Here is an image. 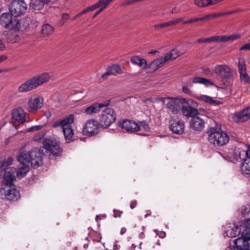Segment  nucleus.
<instances>
[{
	"label": "nucleus",
	"instance_id": "f257e3e1",
	"mask_svg": "<svg viewBox=\"0 0 250 250\" xmlns=\"http://www.w3.org/2000/svg\"><path fill=\"white\" fill-rule=\"evenodd\" d=\"M43 153V148H33L28 152H21L17 156V160L20 164H30L33 167H38L42 164Z\"/></svg>",
	"mask_w": 250,
	"mask_h": 250
},
{
	"label": "nucleus",
	"instance_id": "f03ea898",
	"mask_svg": "<svg viewBox=\"0 0 250 250\" xmlns=\"http://www.w3.org/2000/svg\"><path fill=\"white\" fill-rule=\"evenodd\" d=\"M208 141L214 146H222L229 140L228 134L221 130V127H210L207 132Z\"/></svg>",
	"mask_w": 250,
	"mask_h": 250
},
{
	"label": "nucleus",
	"instance_id": "7ed1b4c3",
	"mask_svg": "<svg viewBox=\"0 0 250 250\" xmlns=\"http://www.w3.org/2000/svg\"><path fill=\"white\" fill-rule=\"evenodd\" d=\"M192 104L194 106L197 105V103L191 99H186L182 98H173L167 97L165 105L169 112L173 114H177L181 111L183 104Z\"/></svg>",
	"mask_w": 250,
	"mask_h": 250
},
{
	"label": "nucleus",
	"instance_id": "20e7f679",
	"mask_svg": "<svg viewBox=\"0 0 250 250\" xmlns=\"http://www.w3.org/2000/svg\"><path fill=\"white\" fill-rule=\"evenodd\" d=\"M43 149L49 153V159H53L54 156H60L62 153V149L59 145L54 141L49 139H44L43 141Z\"/></svg>",
	"mask_w": 250,
	"mask_h": 250
},
{
	"label": "nucleus",
	"instance_id": "39448f33",
	"mask_svg": "<svg viewBox=\"0 0 250 250\" xmlns=\"http://www.w3.org/2000/svg\"><path fill=\"white\" fill-rule=\"evenodd\" d=\"M116 119L114 110L110 107L106 108L102 113L100 123L103 127L107 128L113 123Z\"/></svg>",
	"mask_w": 250,
	"mask_h": 250
},
{
	"label": "nucleus",
	"instance_id": "423d86ee",
	"mask_svg": "<svg viewBox=\"0 0 250 250\" xmlns=\"http://www.w3.org/2000/svg\"><path fill=\"white\" fill-rule=\"evenodd\" d=\"M99 129V125L97 121L95 120H89L85 123L82 132L84 135L92 136L98 133Z\"/></svg>",
	"mask_w": 250,
	"mask_h": 250
},
{
	"label": "nucleus",
	"instance_id": "0eeeda50",
	"mask_svg": "<svg viewBox=\"0 0 250 250\" xmlns=\"http://www.w3.org/2000/svg\"><path fill=\"white\" fill-rule=\"evenodd\" d=\"M119 127L126 132H135L140 130V127L136 122L130 120H124L118 123Z\"/></svg>",
	"mask_w": 250,
	"mask_h": 250
},
{
	"label": "nucleus",
	"instance_id": "6e6552de",
	"mask_svg": "<svg viewBox=\"0 0 250 250\" xmlns=\"http://www.w3.org/2000/svg\"><path fill=\"white\" fill-rule=\"evenodd\" d=\"M11 13H5L0 16V24L4 27L13 28L18 22L17 19Z\"/></svg>",
	"mask_w": 250,
	"mask_h": 250
},
{
	"label": "nucleus",
	"instance_id": "1a4fd4ad",
	"mask_svg": "<svg viewBox=\"0 0 250 250\" xmlns=\"http://www.w3.org/2000/svg\"><path fill=\"white\" fill-rule=\"evenodd\" d=\"M214 73L218 77L226 79L231 76V69L226 64H218L214 67Z\"/></svg>",
	"mask_w": 250,
	"mask_h": 250
},
{
	"label": "nucleus",
	"instance_id": "9d476101",
	"mask_svg": "<svg viewBox=\"0 0 250 250\" xmlns=\"http://www.w3.org/2000/svg\"><path fill=\"white\" fill-rule=\"evenodd\" d=\"M25 121V112L21 108L13 110L12 112V122L15 125L23 123Z\"/></svg>",
	"mask_w": 250,
	"mask_h": 250
},
{
	"label": "nucleus",
	"instance_id": "9b49d317",
	"mask_svg": "<svg viewBox=\"0 0 250 250\" xmlns=\"http://www.w3.org/2000/svg\"><path fill=\"white\" fill-rule=\"evenodd\" d=\"M15 171V168H7L6 169L0 170V176L3 175L4 180L6 185L11 186L13 181L16 180L14 175Z\"/></svg>",
	"mask_w": 250,
	"mask_h": 250
},
{
	"label": "nucleus",
	"instance_id": "f8f14e48",
	"mask_svg": "<svg viewBox=\"0 0 250 250\" xmlns=\"http://www.w3.org/2000/svg\"><path fill=\"white\" fill-rule=\"evenodd\" d=\"M198 105L196 106V107ZM192 104H188L187 105H182L181 111L183 116L187 118H192V119L196 115L199 114L198 111L195 108Z\"/></svg>",
	"mask_w": 250,
	"mask_h": 250
},
{
	"label": "nucleus",
	"instance_id": "ddd939ff",
	"mask_svg": "<svg viewBox=\"0 0 250 250\" xmlns=\"http://www.w3.org/2000/svg\"><path fill=\"white\" fill-rule=\"evenodd\" d=\"M74 116L71 114L62 120L54 122L52 124V126L54 128L60 126L62 129L64 128L71 127V124L74 122Z\"/></svg>",
	"mask_w": 250,
	"mask_h": 250
},
{
	"label": "nucleus",
	"instance_id": "4468645a",
	"mask_svg": "<svg viewBox=\"0 0 250 250\" xmlns=\"http://www.w3.org/2000/svg\"><path fill=\"white\" fill-rule=\"evenodd\" d=\"M170 124V129L177 134H181L184 132L185 125L183 121L182 120L171 121Z\"/></svg>",
	"mask_w": 250,
	"mask_h": 250
},
{
	"label": "nucleus",
	"instance_id": "2eb2a0df",
	"mask_svg": "<svg viewBox=\"0 0 250 250\" xmlns=\"http://www.w3.org/2000/svg\"><path fill=\"white\" fill-rule=\"evenodd\" d=\"M250 118V106L244 109L242 111L235 114L233 120L236 122H243Z\"/></svg>",
	"mask_w": 250,
	"mask_h": 250
},
{
	"label": "nucleus",
	"instance_id": "dca6fc26",
	"mask_svg": "<svg viewBox=\"0 0 250 250\" xmlns=\"http://www.w3.org/2000/svg\"><path fill=\"white\" fill-rule=\"evenodd\" d=\"M246 158L241 166V171L243 174L250 175V149L245 152Z\"/></svg>",
	"mask_w": 250,
	"mask_h": 250
},
{
	"label": "nucleus",
	"instance_id": "f3484780",
	"mask_svg": "<svg viewBox=\"0 0 250 250\" xmlns=\"http://www.w3.org/2000/svg\"><path fill=\"white\" fill-rule=\"evenodd\" d=\"M37 88L32 78L23 83L18 88V91L21 93L28 92Z\"/></svg>",
	"mask_w": 250,
	"mask_h": 250
},
{
	"label": "nucleus",
	"instance_id": "a211bd4d",
	"mask_svg": "<svg viewBox=\"0 0 250 250\" xmlns=\"http://www.w3.org/2000/svg\"><path fill=\"white\" fill-rule=\"evenodd\" d=\"M205 122L198 115L194 117L190 123V125L192 128L195 130L201 131L204 127Z\"/></svg>",
	"mask_w": 250,
	"mask_h": 250
},
{
	"label": "nucleus",
	"instance_id": "6ab92c4d",
	"mask_svg": "<svg viewBox=\"0 0 250 250\" xmlns=\"http://www.w3.org/2000/svg\"><path fill=\"white\" fill-rule=\"evenodd\" d=\"M234 244L236 248L239 250H250V244L248 240L244 237H240L234 240Z\"/></svg>",
	"mask_w": 250,
	"mask_h": 250
},
{
	"label": "nucleus",
	"instance_id": "aec40b11",
	"mask_svg": "<svg viewBox=\"0 0 250 250\" xmlns=\"http://www.w3.org/2000/svg\"><path fill=\"white\" fill-rule=\"evenodd\" d=\"M108 104L95 103L85 109L84 113L87 115H92L100 112L101 108L108 105Z\"/></svg>",
	"mask_w": 250,
	"mask_h": 250
},
{
	"label": "nucleus",
	"instance_id": "412c9836",
	"mask_svg": "<svg viewBox=\"0 0 250 250\" xmlns=\"http://www.w3.org/2000/svg\"><path fill=\"white\" fill-rule=\"evenodd\" d=\"M50 78L49 74L47 73H44L32 77L37 87L47 82Z\"/></svg>",
	"mask_w": 250,
	"mask_h": 250
},
{
	"label": "nucleus",
	"instance_id": "4be33fe9",
	"mask_svg": "<svg viewBox=\"0 0 250 250\" xmlns=\"http://www.w3.org/2000/svg\"><path fill=\"white\" fill-rule=\"evenodd\" d=\"M165 56L159 59H157L151 62L148 65L149 68L153 71H156L162 67L167 62Z\"/></svg>",
	"mask_w": 250,
	"mask_h": 250
},
{
	"label": "nucleus",
	"instance_id": "5701e85b",
	"mask_svg": "<svg viewBox=\"0 0 250 250\" xmlns=\"http://www.w3.org/2000/svg\"><path fill=\"white\" fill-rule=\"evenodd\" d=\"M43 104V100L41 97L30 99L29 100L28 105L32 110H37L42 107Z\"/></svg>",
	"mask_w": 250,
	"mask_h": 250
},
{
	"label": "nucleus",
	"instance_id": "b1692460",
	"mask_svg": "<svg viewBox=\"0 0 250 250\" xmlns=\"http://www.w3.org/2000/svg\"><path fill=\"white\" fill-rule=\"evenodd\" d=\"M5 198L10 201H16L20 198L19 191L15 188L8 189L5 191Z\"/></svg>",
	"mask_w": 250,
	"mask_h": 250
},
{
	"label": "nucleus",
	"instance_id": "393cba45",
	"mask_svg": "<svg viewBox=\"0 0 250 250\" xmlns=\"http://www.w3.org/2000/svg\"><path fill=\"white\" fill-rule=\"evenodd\" d=\"M241 151L239 148H235L232 152V154L228 155L227 157L224 156V158L229 162L235 163L241 159Z\"/></svg>",
	"mask_w": 250,
	"mask_h": 250
},
{
	"label": "nucleus",
	"instance_id": "a878e982",
	"mask_svg": "<svg viewBox=\"0 0 250 250\" xmlns=\"http://www.w3.org/2000/svg\"><path fill=\"white\" fill-rule=\"evenodd\" d=\"M51 0H32L31 5L35 10H39L42 9L45 4H47Z\"/></svg>",
	"mask_w": 250,
	"mask_h": 250
},
{
	"label": "nucleus",
	"instance_id": "bb28decb",
	"mask_svg": "<svg viewBox=\"0 0 250 250\" xmlns=\"http://www.w3.org/2000/svg\"><path fill=\"white\" fill-rule=\"evenodd\" d=\"M54 31V28L48 23L44 24L42 27L41 33L43 37L51 35Z\"/></svg>",
	"mask_w": 250,
	"mask_h": 250
},
{
	"label": "nucleus",
	"instance_id": "cd10ccee",
	"mask_svg": "<svg viewBox=\"0 0 250 250\" xmlns=\"http://www.w3.org/2000/svg\"><path fill=\"white\" fill-rule=\"evenodd\" d=\"M183 54H184V53H182L176 49H173L165 55V57L166 58V60L168 62L169 61L175 59Z\"/></svg>",
	"mask_w": 250,
	"mask_h": 250
},
{
	"label": "nucleus",
	"instance_id": "c85d7f7f",
	"mask_svg": "<svg viewBox=\"0 0 250 250\" xmlns=\"http://www.w3.org/2000/svg\"><path fill=\"white\" fill-rule=\"evenodd\" d=\"M131 62L134 64L145 68L147 65V62L145 59H141L138 56H133L131 59Z\"/></svg>",
	"mask_w": 250,
	"mask_h": 250
},
{
	"label": "nucleus",
	"instance_id": "c756f323",
	"mask_svg": "<svg viewBox=\"0 0 250 250\" xmlns=\"http://www.w3.org/2000/svg\"><path fill=\"white\" fill-rule=\"evenodd\" d=\"M241 229L239 227H234V228H229L225 233L226 235L230 237H234L238 236L241 232Z\"/></svg>",
	"mask_w": 250,
	"mask_h": 250
},
{
	"label": "nucleus",
	"instance_id": "7c9ffc66",
	"mask_svg": "<svg viewBox=\"0 0 250 250\" xmlns=\"http://www.w3.org/2000/svg\"><path fill=\"white\" fill-rule=\"evenodd\" d=\"M22 166L20 167L17 171V176L18 178H23L29 170V165L26 164H21Z\"/></svg>",
	"mask_w": 250,
	"mask_h": 250
},
{
	"label": "nucleus",
	"instance_id": "2f4dec72",
	"mask_svg": "<svg viewBox=\"0 0 250 250\" xmlns=\"http://www.w3.org/2000/svg\"><path fill=\"white\" fill-rule=\"evenodd\" d=\"M62 131L67 142L70 143L73 140L74 132L71 127L64 128Z\"/></svg>",
	"mask_w": 250,
	"mask_h": 250
},
{
	"label": "nucleus",
	"instance_id": "473e14b6",
	"mask_svg": "<svg viewBox=\"0 0 250 250\" xmlns=\"http://www.w3.org/2000/svg\"><path fill=\"white\" fill-rule=\"evenodd\" d=\"M221 37L219 36H213L208 38H200L197 40L198 43L221 42Z\"/></svg>",
	"mask_w": 250,
	"mask_h": 250
},
{
	"label": "nucleus",
	"instance_id": "72a5a7b5",
	"mask_svg": "<svg viewBox=\"0 0 250 250\" xmlns=\"http://www.w3.org/2000/svg\"><path fill=\"white\" fill-rule=\"evenodd\" d=\"M199 99L205 102L206 103L210 105H217L221 103L216 100L213 99L211 97L207 95H202L199 97Z\"/></svg>",
	"mask_w": 250,
	"mask_h": 250
},
{
	"label": "nucleus",
	"instance_id": "f704fd0d",
	"mask_svg": "<svg viewBox=\"0 0 250 250\" xmlns=\"http://www.w3.org/2000/svg\"><path fill=\"white\" fill-rule=\"evenodd\" d=\"M192 82L193 83H202L207 86H208L209 85H213V83L211 82L209 80L199 77H197L193 78Z\"/></svg>",
	"mask_w": 250,
	"mask_h": 250
},
{
	"label": "nucleus",
	"instance_id": "c9c22d12",
	"mask_svg": "<svg viewBox=\"0 0 250 250\" xmlns=\"http://www.w3.org/2000/svg\"><path fill=\"white\" fill-rule=\"evenodd\" d=\"M221 37V42H227L229 41H233L236 40H238L241 38V35L240 34H234L231 35L230 36H220Z\"/></svg>",
	"mask_w": 250,
	"mask_h": 250
},
{
	"label": "nucleus",
	"instance_id": "e433bc0d",
	"mask_svg": "<svg viewBox=\"0 0 250 250\" xmlns=\"http://www.w3.org/2000/svg\"><path fill=\"white\" fill-rule=\"evenodd\" d=\"M111 72H113V75H115L117 74H122L123 71L121 66L118 64H114L112 66H109Z\"/></svg>",
	"mask_w": 250,
	"mask_h": 250
},
{
	"label": "nucleus",
	"instance_id": "4c0bfd02",
	"mask_svg": "<svg viewBox=\"0 0 250 250\" xmlns=\"http://www.w3.org/2000/svg\"><path fill=\"white\" fill-rule=\"evenodd\" d=\"M13 162V159L11 157L8 158L6 161H0V163L2 165L0 167V170H5L6 169V168H9L8 167L12 164Z\"/></svg>",
	"mask_w": 250,
	"mask_h": 250
},
{
	"label": "nucleus",
	"instance_id": "58836bf2",
	"mask_svg": "<svg viewBox=\"0 0 250 250\" xmlns=\"http://www.w3.org/2000/svg\"><path fill=\"white\" fill-rule=\"evenodd\" d=\"M105 0H99L98 1L94 4L86 8L87 11H91L101 7L102 4H104Z\"/></svg>",
	"mask_w": 250,
	"mask_h": 250
},
{
	"label": "nucleus",
	"instance_id": "ea45409f",
	"mask_svg": "<svg viewBox=\"0 0 250 250\" xmlns=\"http://www.w3.org/2000/svg\"><path fill=\"white\" fill-rule=\"evenodd\" d=\"M238 68L239 73L246 71V65L243 58H239L238 61Z\"/></svg>",
	"mask_w": 250,
	"mask_h": 250
},
{
	"label": "nucleus",
	"instance_id": "a19ab883",
	"mask_svg": "<svg viewBox=\"0 0 250 250\" xmlns=\"http://www.w3.org/2000/svg\"><path fill=\"white\" fill-rule=\"evenodd\" d=\"M240 81L243 83H249L250 82V78L247 74L246 71L244 72L240 73Z\"/></svg>",
	"mask_w": 250,
	"mask_h": 250
},
{
	"label": "nucleus",
	"instance_id": "79ce46f5",
	"mask_svg": "<svg viewBox=\"0 0 250 250\" xmlns=\"http://www.w3.org/2000/svg\"><path fill=\"white\" fill-rule=\"evenodd\" d=\"M241 213L244 217L250 218V205H247L241 209Z\"/></svg>",
	"mask_w": 250,
	"mask_h": 250
},
{
	"label": "nucleus",
	"instance_id": "37998d69",
	"mask_svg": "<svg viewBox=\"0 0 250 250\" xmlns=\"http://www.w3.org/2000/svg\"><path fill=\"white\" fill-rule=\"evenodd\" d=\"M170 26V25L169 21L161 23H157L153 25L154 29L157 30H159L161 29L168 27Z\"/></svg>",
	"mask_w": 250,
	"mask_h": 250
},
{
	"label": "nucleus",
	"instance_id": "c03bdc74",
	"mask_svg": "<svg viewBox=\"0 0 250 250\" xmlns=\"http://www.w3.org/2000/svg\"><path fill=\"white\" fill-rule=\"evenodd\" d=\"M183 21H184V18H183V17H179L176 19L169 21L170 26L176 25V24H178L180 22H183Z\"/></svg>",
	"mask_w": 250,
	"mask_h": 250
},
{
	"label": "nucleus",
	"instance_id": "a18cd8bd",
	"mask_svg": "<svg viewBox=\"0 0 250 250\" xmlns=\"http://www.w3.org/2000/svg\"><path fill=\"white\" fill-rule=\"evenodd\" d=\"M109 5L107 2L105 1L104 4H102L100 8L97 12L94 14L92 18H95L98 15H99L101 12H102L104 9H105L107 6Z\"/></svg>",
	"mask_w": 250,
	"mask_h": 250
},
{
	"label": "nucleus",
	"instance_id": "49530a36",
	"mask_svg": "<svg viewBox=\"0 0 250 250\" xmlns=\"http://www.w3.org/2000/svg\"><path fill=\"white\" fill-rule=\"evenodd\" d=\"M241 236L244 237L247 240H250V229H244Z\"/></svg>",
	"mask_w": 250,
	"mask_h": 250
},
{
	"label": "nucleus",
	"instance_id": "de8ad7c7",
	"mask_svg": "<svg viewBox=\"0 0 250 250\" xmlns=\"http://www.w3.org/2000/svg\"><path fill=\"white\" fill-rule=\"evenodd\" d=\"M43 126L41 125H37L32 126L27 129V132H33L34 131H37L41 130Z\"/></svg>",
	"mask_w": 250,
	"mask_h": 250
},
{
	"label": "nucleus",
	"instance_id": "09e8293b",
	"mask_svg": "<svg viewBox=\"0 0 250 250\" xmlns=\"http://www.w3.org/2000/svg\"><path fill=\"white\" fill-rule=\"evenodd\" d=\"M139 126L140 127V130L143 129L145 131H148L150 129L148 125L146 122H141Z\"/></svg>",
	"mask_w": 250,
	"mask_h": 250
},
{
	"label": "nucleus",
	"instance_id": "8fccbe9b",
	"mask_svg": "<svg viewBox=\"0 0 250 250\" xmlns=\"http://www.w3.org/2000/svg\"><path fill=\"white\" fill-rule=\"evenodd\" d=\"M23 22L25 26H28L32 23L33 21L30 17L27 16L23 20Z\"/></svg>",
	"mask_w": 250,
	"mask_h": 250
},
{
	"label": "nucleus",
	"instance_id": "3c124183",
	"mask_svg": "<svg viewBox=\"0 0 250 250\" xmlns=\"http://www.w3.org/2000/svg\"><path fill=\"white\" fill-rule=\"evenodd\" d=\"M240 51L242 50H246V51H250V42L247 43H246L242 45L239 48Z\"/></svg>",
	"mask_w": 250,
	"mask_h": 250
},
{
	"label": "nucleus",
	"instance_id": "603ef678",
	"mask_svg": "<svg viewBox=\"0 0 250 250\" xmlns=\"http://www.w3.org/2000/svg\"><path fill=\"white\" fill-rule=\"evenodd\" d=\"M113 73L111 72L109 68L108 67L107 69L106 72L105 73H104L102 75V77L103 79L105 80V79H106L109 75H112Z\"/></svg>",
	"mask_w": 250,
	"mask_h": 250
},
{
	"label": "nucleus",
	"instance_id": "864d4df0",
	"mask_svg": "<svg viewBox=\"0 0 250 250\" xmlns=\"http://www.w3.org/2000/svg\"><path fill=\"white\" fill-rule=\"evenodd\" d=\"M245 229H250V218L246 219L243 223Z\"/></svg>",
	"mask_w": 250,
	"mask_h": 250
},
{
	"label": "nucleus",
	"instance_id": "5fc2aeb1",
	"mask_svg": "<svg viewBox=\"0 0 250 250\" xmlns=\"http://www.w3.org/2000/svg\"><path fill=\"white\" fill-rule=\"evenodd\" d=\"M204 73L207 76H212L213 75V71L209 68H205L203 70Z\"/></svg>",
	"mask_w": 250,
	"mask_h": 250
},
{
	"label": "nucleus",
	"instance_id": "6e6d98bb",
	"mask_svg": "<svg viewBox=\"0 0 250 250\" xmlns=\"http://www.w3.org/2000/svg\"><path fill=\"white\" fill-rule=\"evenodd\" d=\"M195 22H198V20H197V18H192L189 20L183 22V24H191Z\"/></svg>",
	"mask_w": 250,
	"mask_h": 250
},
{
	"label": "nucleus",
	"instance_id": "4d7b16f0",
	"mask_svg": "<svg viewBox=\"0 0 250 250\" xmlns=\"http://www.w3.org/2000/svg\"><path fill=\"white\" fill-rule=\"evenodd\" d=\"M69 18L68 14L66 13L63 14L62 17V24L65 23L69 19Z\"/></svg>",
	"mask_w": 250,
	"mask_h": 250
},
{
	"label": "nucleus",
	"instance_id": "13d9d810",
	"mask_svg": "<svg viewBox=\"0 0 250 250\" xmlns=\"http://www.w3.org/2000/svg\"><path fill=\"white\" fill-rule=\"evenodd\" d=\"M167 99V97H159V98H155L154 99V101L156 102H162L164 104H166V101Z\"/></svg>",
	"mask_w": 250,
	"mask_h": 250
},
{
	"label": "nucleus",
	"instance_id": "bf43d9fd",
	"mask_svg": "<svg viewBox=\"0 0 250 250\" xmlns=\"http://www.w3.org/2000/svg\"><path fill=\"white\" fill-rule=\"evenodd\" d=\"M183 92L187 94H191L192 91L187 86H184L182 88Z\"/></svg>",
	"mask_w": 250,
	"mask_h": 250
},
{
	"label": "nucleus",
	"instance_id": "052dcab7",
	"mask_svg": "<svg viewBox=\"0 0 250 250\" xmlns=\"http://www.w3.org/2000/svg\"><path fill=\"white\" fill-rule=\"evenodd\" d=\"M114 216L115 217H120L122 214L123 212L122 211H120L119 210H114Z\"/></svg>",
	"mask_w": 250,
	"mask_h": 250
},
{
	"label": "nucleus",
	"instance_id": "680f3d73",
	"mask_svg": "<svg viewBox=\"0 0 250 250\" xmlns=\"http://www.w3.org/2000/svg\"><path fill=\"white\" fill-rule=\"evenodd\" d=\"M226 13H222V12L217 13H214L212 14V18H217L218 17L225 16L226 15Z\"/></svg>",
	"mask_w": 250,
	"mask_h": 250
},
{
	"label": "nucleus",
	"instance_id": "e2e57ef3",
	"mask_svg": "<svg viewBox=\"0 0 250 250\" xmlns=\"http://www.w3.org/2000/svg\"><path fill=\"white\" fill-rule=\"evenodd\" d=\"M137 204V203L136 201H133L130 203V208L131 209H133L134 208H135L136 207Z\"/></svg>",
	"mask_w": 250,
	"mask_h": 250
},
{
	"label": "nucleus",
	"instance_id": "0e129e2a",
	"mask_svg": "<svg viewBox=\"0 0 250 250\" xmlns=\"http://www.w3.org/2000/svg\"><path fill=\"white\" fill-rule=\"evenodd\" d=\"M87 12H88L86 8H85L83 9V11H82L80 13L76 15V17H80L81 15L86 13Z\"/></svg>",
	"mask_w": 250,
	"mask_h": 250
},
{
	"label": "nucleus",
	"instance_id": "69168bd1",
	"mask_svg": "<svg viewBox=\"0 0 250 250\" xmlns=\"http://www.w3.org/2000/svg\"><path fill=\"white\" fill-rule=\"evenodd\" d=\"M238 11H239V10H232V11H229V12H222V13H226V15L232 14L235 13Z\"/></svg>",
	"mask_w": 250,
	"mask_h": 250
},
{
	"label": "nucleus",
	"instance_id": "338daca9",
	"mask_svg": "<svg viewBox=\"0 0 250 250\" xmlns=\"http://www.w3.org/2000/svg\"><path fill=\"white\" fill-rule=\"evenodd\" d=\"M5 48V47L4 43H3L2 41L0 39V51L4 50Z\"/></svg>",
	"mask_w": 250,
	"mask_h": 250
},
{
	"label": "nucleus",
	"instance_id": "774afa93",
	"mask_svg": "<svg viewBox=\"0 0 250 250\" xmlns=\"http://www.w3.org/2000/svg\"><path fill=\"white\" fill-rule=\"evenodd\" d=\"M226 250H239L233 246H232V247L229 246L227 248Z\"/></svg>",
	"mask_w": 250,
	"mask_h": 250
}]
</instances>
